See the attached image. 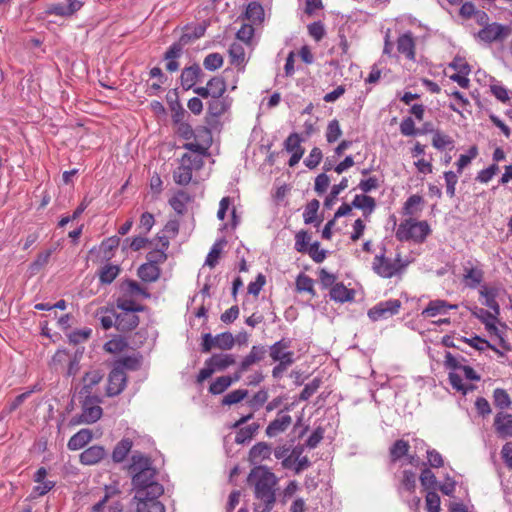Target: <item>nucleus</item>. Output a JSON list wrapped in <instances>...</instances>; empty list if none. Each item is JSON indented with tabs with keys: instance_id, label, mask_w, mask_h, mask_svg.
Listing matches in <instances>:
<instances>
[{
	"instance_id": "nucleus-1",
	"label": "nucleus",
	"mask_w": 512,
	"mask_h": 512,
	"mask_svg": "<svg viewBox=\"0 0 512 512\" xmlns=\"http://www.w3.org/2000/svg\"><path fill=\"white\" fill-rule=\"evenodd\" d=\"M131 461L129 470L133 474L132 484L136 491L134 497H160L164 493V488L156 481L157 471L152 466L150 458L142 454H133Z\"/></svg>"
},
{
	"instance_id": "nucleus-2",
	"label": "nucleus",
	"mask_w": 512,
	"mask_h": 512,
	"mask_svg": "<svg viewBox=\"0 0 512 512\" xmlns=\"http://www.w3.org/2000/svg\"><path fill=\"white\" fill-rule=\"evenodd\" d=\"M254 485V512H270L276 503L275 486L278 482L274 473L265 466L254 467L247 478Z\"/></svg>"
},
{
	"instance_id": "nucleus-3",
	"label": "nucleus",
	"mask_w": 512,
	"mask_h": 512,
	"mask_svg": "<svg viewBox=\"0 0 512 512\" xmlns=\"http://www.w3.org/2000/svg\"><path fill=\"white\" fill-rule=\"evenodd\" d=\"M431 233L430 225L426 220H417L414 217H408L400 222L395 236L401 242H414L421 244L426 241Z\"/></svg>"
},
{
	"instance_id": "nucleus-4",
	"label": "nucleus",
	"mask_w": 512,
	"mask_h": 512,
	"mask_svg": "<svg viewBox=\"0 0 512 512\" xmlns=\"http://www.w3.org/2000/svg\"><path fill=\"white\" fill-rule=\"evenodd\" d=\"M407 266L408 262L402 260L400 253L394 260L385 257L384 253L376 255L372 263L373 271L382 278H392L402 273Z\"/></svg>"
},
{
	"instance_id": "nucleus-5",
	"label": "nucleus",
	"mask_w": 512,
	"mask_h": 512,
	"mask_svg": "<svg viewBox=\"0 0 512 512\" xmlns=\"http://www.w3.org/2000/svg\"><path fill=\"white\" fill-rule=\"evenodd\" d=\"M202 164L203 161L199 156L184 154L179 161V165L173 171L175 183L182 186L188 185L192 180L193 170L200 169Z\"/></svg>"
},
{
	"instance_id": "nucleus-6",
	"label": "nucleus",
	"mask_w": 512,
	"mask_h": 512,
	"mask_svg": "<svg viewBox=\"0 0 512 512\" xmlns=\"http://www.w3.org/2000/svg\"><path fill=\"white\" fill-rule=\"evenodd\" d=\"M401 305V301L398 299L381 301L368 310V317L372 321L388 319L399 313Z\"/></svg>"
},
{
	"instance_id": "nucleus-7",
	"label": "nucleus",
	"mask_w": 512,
	"mask_h": 512,
	"mask_svg": "<svg viewBox=\"0 0 512 512\" xmlns=\"http://www.w3.org/2000/svg\"><path fill=\"white\" fill-rule=\"evenodd\" d=\"M227 91V84L222 76H214L206 86L194 88V93L202 98H222Z\"/></svg>"
},
{
	"instance_id": "nucleus-8",
	"label": "nucleus",
	"mask_w": 512,
	"mask_h": 512,
	"mask_svg": "<svg viewBox=\"0 0 512 512\" xmlns=\"http://www.w3.org/2000/svg\"><path fill=\"white\" fill-rule=\"evenodd\" d=\"M510 34L511 28L509 26L493 22L479 30L477 37L485 43H492L494 41H502Z\"/></svg>"
},
{
	"instance_id": "nucleus-9",
	"label": "nucleus",
	"mask_w": 512,
	"mask_h": 512,
	"mask_svg": "<svg viewBox=\"0 0 512 512\" xmlns=\"http://www.w3.org/2000/svg\"><path fill=\"white\" fill-rule=\"evenodd\" d=\"M484 275L485 272L479 265L468 261L463 265L461 281L466 288L474 290L478 287L481 288L484 281Z\"/></svg>"
},
{
	"instance_id": "nucleus-10",
	"label": "nucleus",
	"mask_w": 512,
	"mask_h": 512,
	"mask_svg": "<svg viewBox=\"0 0 512 512\" xmlns=\"http://www.w3.org/2000/svg\"><path fill=\"white\" fill-rule=\"evenodd\" d=\"M301 136L293 132L285 139L283 146L286 152L290 153V159L288 161L289 167H295L304 155L305 149L301 145Z\"/></svg>"
},
{
	"instance_id": "nucleus-11",
	"label": "nucleus",
	"mask_w": 512,
	"mask_h": 512,
	"mask_svg": "<svg viewBox=\"0 0 512 512\" xmlns=\"http://www.w3.org/2000/svg\"><path fill=\"white\" fill-rule=\"evenodd\" d=\"M471 313L474 317L479 319L485 325V328L487 329L488 332L496 335L500 339V345L503 348H507L504 339L501 337L499 333V329L495 325V322L498 320L500 314H495L492 311H487L483 308L478 307L472 309Z\"/></svg>"
},
{
	"instance_id": "nucleus-12",
	"label": "nucleus",
	"mask_w": 512,
	"mask_h": 512,
	"mask_svg": "<svg viewBox=\"0 0 512 512\" xmlns=\"http://www.w3.org/2000/svg\"><path fill=\"white\" fill-rule=\"evenodd\" d=\"M67 5L63 3H52L46 7L47 15H56L60 17H70L79 11L84 3L80 0H66Z\"/></svg>"
},
{
	"instance_id": "nucleus-13",
	"label": "nucleus",
	"mask_w": 512,
	"mask_h": 512,
	"mask_svg": "<svg viewBox=\"0 0 512 512\" xmlns=\"http://www.w3.org/2000/svg\"><path fill=\"white\" fill-rule=\"evenodd\" d=\"M127 376L125 371L113 367L108 376L106 393L108 396L119 395L126 387Z\"/></svg>"
},
{
	"instance_id": "nucleus-14",
	"label": "nucleus",
	"mask_w": 512,
	"mask_h": 512,
	"mask_svg": "<svg viewBox=\"0 0 512 512\" xmlns=\"http://www.w3.org/2000/svg\"><path fill=\"white\" fill-rule=\"evenodd\" d=\"M159 497L153 495H142V497H133L136 512H165V506L158 500Z\"/></svg>"
},
{
	"instance_id": "nucleus-15",
	"label": "nucleus",
	"mask_w": 512,
	"mask_h": 512,
	"mask_svg": "<svg viewBox=\"0 0 512 512\" xmlns=\"http://www.w3.org/2000/svg\"><path fill=\"white\" fill-rule=\"evenodd\" d=\"M250 418H240L234 425V428H239V430L236 433L235 436V442L237 444H243L246 441H249L252 439V437L255 435L257 430L259 429L260 425L256 422H252L249 424H246V421Z\"/></svg>"
},
{
	"instance_id": "nucleus-16",
	"label": "nucleus",
	"mask_w": 512,
	"mask_h": 512,
	"mask_svg": "<svg viewBox=\"0 0 512 512\" xmlns=\"http://www.w3.org/2000/svg\"><path fill=\"white\" fill-rule=\"evenodd\" d=\"M156 247L148 252L147 262L159 266L167 260L166 251L169 248V239L167 236H158Z\"/></svg>"
},
{
	"instance_id": "nucleus-17",
	"label": "nucleus",
	"mask_w": 512,
	"mask_h": 512,
	"mask_svg": "<svg viewBox=\"0 0 512 512\" xmlns=\"http://www.w3.org/2000/svg\"><path fill=\"white\" fill-rule=\"evenodd\" d=\"M228 55L230 64L234 65L239 72H244L246 66L245 45L241 41L233 42L228 49Z\"/></svg>"
},
{
	"instance_id": "nucleus-18",
	"label": "nucleus",
	"mask_w": 512,
	"mask_h": 512,
	"mask_svg": "<svg viewBox=\"0 0 512 512\" xmlns=\"http://www.w3.org/2000/svg\"><path fill=\"white\" fill-rule=\"evenodd\" d=\"M136 313L121 310V312L116 314L115 328L122 332L135 329L139 325V317Z\"/></svg>"
},
{
	"instance_id": "nucleus-19",
	"label": "nucleus",
	"mask_w": 512,
	"mask_h": 512,
	"mask_svg": "<svg viewBox=\"0 0 512 512\" xmlns=\"http://www.w3.org/2000/svg\"><path fill=\"white\" fill-rule=\"evenodd\" d=\"M291 341L281 339L270 346L269 355L275 362L284 361L287 358L294 359V352L290 351Z\"/></svg>"
},
{
	"instance_id": "nucleus-20",
	"label": "nucleus",
	"mask_w": 512,
	"mask_h": 512,
	"mask_svg": "<svg viewBox=\"0 0 512 512\" xmlns=\"http://www.w3.org/2000/svg\"><path fill=\"white\" fill-rule=\"evenodd\" d=\"M479 295L484 299L483 304L495 314H500V305L497 302L499 289L494 286L482 285L479 289Z\"/></svg>"
},
{
	"instance_id": "nucleus-21",
	"label": "nucleus",
	"mask_w": 512,
	"mask_h": 512,
	"mask_svg": "<svg viewBox=\"0 0 512 512\" xmlns=\"http://www.w3.org/2000/svg\"><path fill=\"white\" fill-rule=\"evenodd\" d=\"M451 309H457V305L449 304L445 300L436 299L430 301L421 314L424 317H435L437 315L446 314Z\"/></svg>"
},
{
	"instance_id": "nucleus-22",
	"label": "nucleus",
	"mask_w": 512,
	"mask_h": 512,
	"mask_svg": "<svg viewBox=\"0 0 512 512\" xmlns=\"http://www.w3.org/2000/svg\"><path fill=\"white\" fill-rule=\"evenodd\" d=\"M202 75L201 68L194 64L189 67H185L182 70L180 80L181 85L185 90L191 89L199 80V77Z\"/></svg>"
},
{
	"instance_id": "nucleus-23",
	"label": "nucleus",
	"mask_w": 512,
	"mask_h": 512,
	"mask_svg": "<svg viewBox=\"0 0 512 512\" xmlns=\"http://www.w3.org/2000/svg\"><path fill=\"white\" fill-rule=\"evenodd\" d=\"M271 453L272 448L270 445L265 442H259L250 449L249 460L252 464H258L269 459Z\"/></svg>"
},
{
	"instance_id": "nucleus-24",
	"label": "nucleus",
	"mask_w": 512,
	"mask_h": 512,
	"mask_svg": "<svg viewBox=\"0 0 512 512\" xmlns=\"http://www.w3.org/2000/svg\"><path fill=\"white\" fill-rule=\"evenodd\" d=\"M397 50L409 60L415 59V42L411 34L406 33L398 37Z\"/></svg>"
},
{
	"instance_id": "nucleus-25",
	"label": "nucleus",
	"mask_w": 512,
	"mask_h": 512,
	"mask_svg": "<svg viewBox=\"0 0 512 512\" xmlns=\"http://www.w3.org/2000/svg\"><path fill=\"white\" fill-rule=\"evenodd\" d=\"M105 456V450L102 446H91L80 454V462L84 465H94Z\"/></svg>"
},
{
	"instance_id": "nucleus-26",
	"label": "nucleus",
	"mask_w": 512,
	"mask_h": 512,
	"mask_svg": "<svg viewBox=\"0 0 512 512\" xmlns=\"http://www.w3.org/2000/svg\"><path fill=\"white\" fill-rule=\"evenodd\" d=\"M266 354V349L264 346L261 345H254L252 346L250 352L244 357V359L241 361V370L247 371L248 368L260 362L264 359V356Z\"/></svg>"
},
{
	"instance_id": "nucleus-27",
	"label": "nucleus",
	"mask_w": 512,
	"mask_h": 512,
	"mask_svg": "<svg viewBox=\"0 0 512 512\" xmlns=\"http://www.w3.org/2000/svg\"><path fill=\"white\" fill-rule=\"evenodd\" d=\"M235 363V357L232 354H213L205 365H210L215 371H223Z\"/></svg>"
},
{
	"instance_id": "nucleus-28",
	"label": "nucleus",
	"mask_w": 512,
	"mask_h": 512,
	"mask_svg": "<svg viewBox=\"0 0 512 512\" xmlns=\"http://www.w3.org/2000/svg\"><path fill=\"white\" fill-rule=\"evenodd\" d=\"M352 206L361 209L365 218H368L376 207L375 199L368 195H356L352 201Z\"/></svg>"
},
{
	"instance_id": "nucleus-29",
	"label": "nucleus",
	"mask_w": 512,
	"mask_h": 512,
	"mask_svg": "<svg viewBox=\"0 0 512 512\" xmlns=\"http://www.w3.org/2000/svg\"><path fill=\"white\" fill-rule=\"evenodd\" d=\"M314 284L315 282L310 276L300 273L295 281V290L298 293H308L311 298H315L317 293Z\"/></svg>"
},
{
	"instance_id": "nucleus-30",
	"label": "nucleus",
	"mask_w": 512,
	"mask_h": 512,
	"mask_svg": "<svg viewBox=\"0 0 512 512\" xmlns=\"http://www.w3.org/2000/svg\"><path fill=\"white\" fill-rule=\"evenodd\" d=\"M137 274L145 282H155L159 279L161 270L159 266L146 262L138 268Z\"/></svg>"
},
{
	"instance_id": "nucleus-31",
	"label": "nucleus",
	"mask_w": 512,
	"mask_h": 512,
	"mask_svg": "<svg viewBox=\"0 0 512 512\" xmlns=\"http://www.w3.org/2000/svg\"><path fill=\"white\" fill-rule=\"evenodd\" d=\"M121 291L123 294L132 297L149 298L150 294L145 288H143L138 282L134 280H126L121 285Z\"/></svg>"
},
{
	"instance_id": "nucleus-32",
	"label": "nucleus",
	"mask_w": 512,
	"mask_h": 512,
	"mask_svg": "<svg viewBox=\"0 0 512 512\" xmlns=\"http://www.w3.org/2000/svg\"><path fill=\"white\" fill-rule=\"evenodd\" d=\"M190 201L191 196L189 193L179 190L169 199V204L176 213L183 214L186 211V205Z\"/></svg>"
},
{
	"instance_id": "nucleus-33",
	"label": "nucleus",
	"mask_w": 512,
	"mask_h": 512,
	"mask_svg": "<svg viewBox=\"0 0 512 512\" xmlns=\"http://www.w3.org/2000/svg\"><path fill=\"white\" fill-rule=\"evenodd\" d=\"M92 439V432L89 429H82L74 434L68 441L70 450H79L83 448Z\"/></svg>"
},
{
	"instance_id": "nucleus-34",
	"label": "nucleus",
	"mask_w": 512,
	"mask_h": 512,
	"mask_svg": "<svg viewBox=\"0 0 512 512\" xmlns=\"http://www.w3.org/2000/svg\"><path fill=\"white\" fill-rule=\"evenodd\" d=\"M330 297L336 302L344 303L353 299V292L343 283H336L330 289Z\"/></svg>"
},
{
	"instance_id": "nucleus-35",
	"label": "nucleus",
	"mask_w": 512,
	"mask_h": 512,
	"mask_svg": "<svg viewBox=\"0 0 512 512\" xmlns=\"http://www.w3.org/2000/svg\"><path fill=\"white\" fill-rule=\"evenodd\" d=\"M116 306L123 311L141 312L145 307L134 300V297L122 293L116 300Z\"/></svg>"
},
{
	"instance_id": "nucleus-36",
	"label": "nucleus",
	"mask_w": 512,
	"mask_h": 512,
	"mask_svg": "<svg viewBox=\"0 0 512 512\" xmlns=\"http://www.w3.org/2000/svg\"><path fill=\"white\" fill-rule=\"evenodd\" d=\"M113 367L118 368L121 371H125V369L136 371L141 367V356L132 355L122 357L115 361Z\"/></svg>"
},
{
	"instance_id": "nucleus-37",
	"label": "nucleus",
	"mask_w": 512,
	"mask_h": 512,
	"mask_svg": "<svg viewBox=\"0 0 512 512\" xmlns=\"http://www.w3.org/2000/svg\"><path fill=\"white\" fill-rule=\"evenodd\" d=\"M423 203V198L420 195H411L404 203L402 214L404 216L413 217L417 212L421 211L420 205Z\"/></svg>"
},
{
	"instance_id": "nucleus-38",
	"label": "nucleus",
	"mask_w": 512,
	"mask_h": 512,
	"mask_svg": "<svg viewBox=\"0 0 512 512\" xmlns=\"http://www.w3.org/2000/svg\"><path fill=\"white\" fill-rule=\"evenodd\" d=\"M228 104L222 98H210L207 103V112L212 117H220L228 110Z\"/></svg>"
},
{
	"instance_id": "nucleus-39",
	"label": "nucleus",
	"mask_w": 512,
	"mask_h": 512,
	"mask_svg": "<svg viewBox=\"0 0 512 512\" xmlns=\"http://www.w3.org/2000/svg\"><path fill=\"white\" fill-rule=\"evenodd\" d=\"M132 445V441L128 438H124L117 443L112 453L113 461L116 463L122 462L130 452Z\"/></svg>"
},
{
	"instance_id": "nucleus-40",
	"label": "nucleus",
	"mask_w": 512,
	"mask_h": 512,
	"mask_svg": "<svg viewBox=\"0 0 512 512\" xmlns=\"http://www.w3.org/2000/svg\"><path fill=\"white\" fill-rule=\"evenodd\" d=\"M191 42V36L187 33L183 34L179 41L172 44L165 53L164 58L177 59L181 56L183 47Z\"/></svg>"
},
{
	"instance_id": "nucleus-41",
	"label": "nucleus",
	"mask_w": 512,
	"mask_h": 512,
	"mask_svg": "<svg viewBox=\"0 0 512 512\" xmlns=\"http://www.w3.org/2000/svg\"><path fill=\"white\" fill-rule=\"evenodd\" d=\"M120 273L118 265L106 264L99 270V280L102 284H110Z\"/></svg>"
},
{
	"instance_id": "nucleus-42",
	"label": "nucleus",
	"mask_w": 512,
	"mask_h": 512,
	"mask_svg": "<svg viewBox=\"0 0 512 512\" xmlns=\"http://www.w3.org/2000/svg\"><path fill=\"white\" fill-rule=\"evenodd\" d=\"M291 418H275L274 421H272L267 429L266 434L269 437H275L279 435L280 433L284 432L291 424Z\"/></svg>"
},
{
	"instance_id": "nucleus-43",
	"label": "nucleus",
	"mask_w": 512,
	"mask_h": 512,
	"mask_svg": "<svg viewBox=\"0 0 512 512\" xmlns=\"http://www.w3.org/2000/svg\"><path fill=\"white\" fill-rule=\"evenodd\" d=\"M246 17L253 24H259L264 19V9L258 2H251L246 8Z\"/></svg>"
},
{
	"instance_id": "nucleus-44",
	"label": "nucleus",
	"mask_w": 512,
	"mask_h": 512,
	"mask_svg": "<svg viewBox=\"0 0 512 512\" xmlns=\"http://www.w3.org/2000/svg\"><path fill=\"white\" fill-rule=\"evenodd\" d=\"M53 253L52 249L45 250L40 252L36 259L30 264L29 270L32 274L38 273L42 268H44L50 260V257Z\"/></svg>"
},
{
	"instance_id": "nucleus-45",
	"label": "nucleus",
	"mask_w": 512,
	"mask_h": 512,
	"mask_svg": "<svg viewBox=\"0 0 512 512\" xmlns=\"http://www.w3.org/2000/svg\"><path fill=\"white\" fill-rule=\"evenodd\" d=\"M128 347L127 341L121 337H114L104 344V350L111 354L123 352Z\"/></svg>"
},
{
	"instance_id": "nucleus-46",
	"label": "nucleus",
	"mask_w": 512,
	"mask_h": 512,
	"mask_svg": "<svg viewBox=\"0 0 512 512\" xmlns=\"http://www.w3.org/2000/svg\"><path fill=\"white\" fill-rule=\"evenodd\" d=\"M119 244L120 238L117 236H112L103 240L100 245L103 258L110 260L113 257V251L119 246Z\"/></svg>"
},
{
	"instance_id": "nucleus-47",
	"label": "nucleus",
	"mask_w": 512,
	"mask_h": 512,
	"mask_svg": "<svg viewBox=\"0 0 512 512\" xmlns=\"http://www.w3.org/2000/svg\"><path fill=\"white\" fill-rule=\"evenodd\" d=\"M348 187V179L343 177L339 184H336L332 187L329 195L326 197L324 201V205L326 208H330L335 203L337 196L341 193V191L345 190Z\"/></svg>"
},
{
	"instance_id": "nucleus-48",
	"label": "nucleus",
	"mask_w": 512,
	"mask_h": 512,
	"mask_svg": "<svg viewBox=\"0 0 512 512\" xmlns=\"http://www.w3.org/2000/svg\"><path fill=\"white\" fill-rule=\"evenodd\" d=\"M494 426L500 437L512 435V418H495Z\"/></svg>"
},
{
	"instance_id": "nucleus-49",
	"label": "nucleus",
	"mask_w": 512,
	"mask_h": 512,
	"mask_svg": "<svg viewBox=\"0 0 512 512\" xmlns=\"http://www.w3.org/2000/svg\"><path fill=\"white\" fill-rule=\"evenodd\" d=\"M224 58L220 53H210L203 60V66L208 71H215L223 66Z\"/></svg>"
},
{
	"instance_id": "nucleus-50",
	"label": "nucleus",
	"mask_w": 512,
	"mask_h": 512,
	"mask_svg": "<svg viewBox=\"0 0 512 512\" xmlns=\"http://www.w3.org/2000/svg\"><path fill=\"white\" fill-rule=\"evenodd\" d=\"M420 482L422 487L427 491H436L437 489V480L434 473L426 468L421 472Z\"/></svg>"
},
{
	"instance_id": "nucleus-51",
	"label": "nucleus",
	"mask_w": 512,
	"mask_h": 512,
	"mask_svg": "<svg viewBox=\"0 0 512 512\" xmlns=\"http://www.w3.org/2000/svg\"><path fill=\"white\" fill-rule=\"evenodd\" d=\"M311 236L307 231L301 230L295 235V250L299 253H306L309 250Z\"/></svg>"
},
{
	"instance_id": "nucleus-52",
	"label": "nucleus",
	"mask_w": 512,
	"mask_h": 512,
	"mask_svg": "<svg viewBox=\"0 0 512 512\" xmlns=\"http://www.w3.org/2000/svg\"><path fill=\"white\" fill-rule=\"evenodd\" d=\"M231 386V380L228 376H220L216 378L209 387V392L214 395H219Z\"/></svg>"
},
{
	"instance_id": "nucleus-53",
	"label": "nucleus",
	"mask_w": 512,
	"mask_h": 512,
	"mask_svg": "<svg viewBox=\"0 0 512 512\" xmlns=\"http://www.w3.org/2000/svg\"><path fill=\"white\" fill-rule=\"evenodd\" d=\"M453 143H454L453 139L446 134H443L439 131H436L433 134L432 145L438 150H443L447 147L452 148Z\"/></svg>"
},
{
	"instance_id": "nucleus-54",
	"label": "nucleus",
	"mask_w": 512,
	"mask_h": 512,
	"mask_svg": "<svg viewBox=\"0 0 512 512\" xmlns=\"http://www.w3.org/2000/svg\"><path fill=\"white\" fill-rule=\"evenodd\" d=\"M223 244V241H218L213 244L210 252L206 257L205 265L209 266L210 268H214L216 266L222 253Z\"/></svg>"
},
{
	"instance_id": "nucleus-55",
	"label": "nucleus",
	"mask_w": 512,
	"mask_h": 512,
	"mask_svg": "<svg viewBox=\"0 0 512 512\" xmlns=\"http://www.w3.org/2000/svg\"><path fill=\"white\" fill-rule=\"evenodd\" d=\"M342 135V130L337 119L331 120L326 129V140L328 143L336 142Z\"/></svg>"
},
{
	"instance_id": "nucleus-56",
	"label": "nucleus",
	"mask_w": 512,
	"mask_h": 512,
	"mask_svg": "<svg viewBox=\"0 0 512 512\" xmlns=\"http://www.w3.org/2000/svg\"><path fill=\"white\" fill-rule=\"evenodd\" d=\"M499 172V166L496 163L478 172L475 180L482 184H487Z\"/></svg>"
},
{
	"instance_id": "nucleus-57",
	"label": "nucleus",
	"mask_w": 512,
	"mask_h": 512,
	"mask_svg": "<svg viewBox=\"0 0 512 512\" xmlns=\"http://www.w3.org/2000/svg\"><path fill=\"white\" fill-rule=\"evenodd\" d=\"M494 405L500 409H506L511 405V399L506 390L497 388L493 393Z\"/></svg>"
},
{
	"instance_id": "nucleus-58",
	"label": "nucleus",
	"mask_w": 512,
	"mask_h": 512,
	"mask_svg": "<svg viewBox=\"0 0 512 512\" xmlns=\"http://www.w3.org/2000/svg\"><path fill=\"white\" fill-rule=\"evenodd\" d=\"M248 395V391L245 389H237L226 394L222 399L223 405H233L241 402Z\"/></svg>"
},
{
	"instance_id": "nucleus-59",
	"label": "nucleus",
	"mask_w": 512,
	"mask_h": 512,
	"mask_svg": "<svg viewBox=\"0 0 512 512\" xmlns=\"http://www.w3.org/2000/svg\"><path fill=\"white\" fill-rule=\"evenodd\" d=\"M409 444L404 440H397L390 449V455L393 462L397 461L408 452Z\"/></svg>"
},
{
	"instance_id": "nucleus-60",
	"label": "nucleus",
	"mask_w": 512,
	"mask_h": 512,
	"mask_svg": "<svg viewBox=\"0 0 512 512\" xmlns=\"http://www.w3.org/2000/svg\"><path fill=\"white\" fill-rule=\"evenodd\" d=\"M323 153L320 148L314 147L305 158L304 164L309 169H315L322 161Z\"/></svg>"
},
{
	"instance_id": "nucleus-61",
	"label": "nucleus",
	"mask_w": 512,
	"mask_h": 512,
	"mask_svg": "<svg viewBox=\"0 0 512 512\" xmlns=\"http://www.w3.org/2000/svg\"><path fill=\"white\" fill-rule=\"evenodd\" d=\"M478 155V149L476 146H471L468 150V154L460 155L459 159L456 162L458 173H462V170L470 164L472 159L476 158Z\"/></svg>"
},
{
	"instance_id": "nucleus-62",
	"label": "nucleus",
	"mask_w": 512,
	"mask_h": 512,
	"mask_svg": "<svg viewBox=\"0 0 512 512\" xmlns=\"http://www.w3.org/2000/svg\"><path fill=\"white\" fill-rule=\"evenodd\" d=\"M215 337L216 347L219 349L230 350L235 344L234 337L230 332H223L216 335Z\"/></svg>"
},
{
	"instance_id": "nucleus-63",
	"label": "nucleus",
	"mask_w": 512,
	"mask_h": 512,
	"mask_svg": "<svg viewBox=\"0 0 512 512\" xmlns=\"http://www.w3.org/2000/svg\"><path fill=\"white\" fill-rule=\"evenodd\" d=\"M319 205L320 204L317 199H313L310 202H308L303 213L304 222L306 224L314 222L319 209Z\"/></svg>"
},
{
	"instance_id": "nucleus-64",
	"label": "nucleus",
	"mask_w": 512,
	"mask_h": 512,
	"mask_svg": "<svg viewBox=\"0 0 512 512\" xmlns=\"http://www.w3.org/2000/svg\"><path fill=\"white\" fill-rule=\"evenodd\" d=\"M425 498L427 512H440V497L436 491H428Z\"/></svg>"
}]
</instances>
